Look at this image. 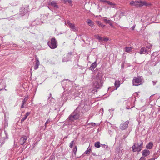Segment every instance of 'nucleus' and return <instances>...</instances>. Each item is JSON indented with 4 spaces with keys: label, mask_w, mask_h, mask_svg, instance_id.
<instances>
[{
    "label": "nucleus",
    "mask_w": 160,
    "mask_h": 160,
    "mask_svg": "<svg viewBox=\"0 0 160 160\" xmlns=\"http://www.w3.org/2000/svg\"><path fill=\"white\" fill-rule=\"evenodd\" d=\"M91 151V149L88 148L84 153L87 155H89Z\"/></svg>",
    "instance_id": "6ab92c4d"
},
{
    "label": "nucleus",
    "mask_w": 160,
    "mask_h": 160,
    "mask_svg": "<svg viewBox=\"0 0 160 160\" xmlns=\"http://www.w3.org/2000/svg\"><path fill=\"white\" fill-rule=\"evenodd\" d=\"M48 45L52 49H55L57 47V42L54 38H52L51 41L48 42Z\"/></svg>",
    "instance_id": "423d86ee"
},
{
    "label": "nucleus",
    "mask_w": 160,
    "mask_h": 160,
    "mask_svg": "<svg viewBox=\"0 0 160 160\" xmlns=\"http://www.w3.org/2000/svg\"><path fill=\"white\" fill-rule=\"evenodd\" d=\"M143 142L140 141L139 143H135L132 146V151L133 152H139L142 149Z\"/></svg>",
    "instance_id": "f03ea898"
},
{
    "label": "nucleus",
    "mask_w": 160,
    "mask_h": 160,
    "mask_svg": "<svg viewBox=\"0 0 160 160\" xmlns=\"http://www.w3.org/2000/svg\"><path fill=\"white\" fill-rule=\"evenodd\" d=\"M128 123L129 121H128L122 122L120 124V129L122 130H125L128 128Z\"/></svg>",
    "instance_id": "1a4fd4ad"
},
{
    "label": "nucleus",
    "mask_w": 160,
    "mask_h": 160,
    "mask_svg": "<svg viewBox=\"0 0 160 160\" xmlns=\"http://www.w3.org/2000/svg\"><path fill=\"white\" fill-rule=\"evenodd\" d=\"M152 82L153 83V84L154 85H155L156 84V82L154 81H152Z\"/></svg>",
    "instance_id": "a19ab883"
},
{
    "label": "nucleus",
    "mask_w": 160,
    "mask_h": 160,
    "mask_svg": "<svg viewBox=\"0 0 160 160\" xmlns=\"http://www.w3.org/2000/svg\"><path fill=\"white\" fill-rule=\"evenodd\" d=\"M132 50V48L131 47H126L124 48V51L125 52H130Z\"/></svg>",
    "instance_id": "ddd939ff"
},
{
    "label": "nucleus",
    "mask_w": 160,
    "mask_h": 160,
    "mask_svg": "<svg viewBox=\"0 0 160 160\" xmlns=\"http://www.w3.org/2000/svg\"><path fill=\"white\" fill-rule=\"evenodd\" d=\"M77 150V146H75V148H74L73 149V152L75 154L76 153V152Z\"/></svg>",
    "instance_id": "393cba45"
},
{
    "label": "nucleus",
    "mask_w": 160,
    "mask_h": 160,
    "mask_svg": "<svg viewBox=\"0 0 160 160\" xmlns=\"http://www.w3.org/2000/svg\"><path fill=\"white\" fill-rule=\"evenodd\" d=\"M152 45L149 44L146 46V47H142L140 49L139 53L141 54H148L151 52V49L152 48Z\"/></svg>",
    "instance_id": "20e7f679"
},
{
    "label": "nucleus",
    "mask_w": 160,
    "mask_h": 160,
    "mask_svg": "<svg viewBox=\"0 0 160 160\" xmlns=\"http://www.w3.org/2000/svg\"><path fill=\"white\" fill-rule=\"evenodd\" d=\"M95 38H96V39H98L100 37V36H99L98 35H95Z\"/></svg>",
    "instance_id": "72a5a7b5"
},
{
    "label": "nucleus",
    "mask_w": 160,
    "mask_h": 160,
    "mask_svg": "<svg viewBox=\"0 0 160 160\" xmlns=\"http://www.w3.org/2000/svg\"><path fill=\"white\" fill-rule=\"evenodd\" d=\"M75 142L74 140H73L69 144V147L70 148H72L73 144H75Z\"/></svg>",
    "instance_id": "5701e85b"
},
{
    "label": "nucleus",
    "mask_w": 160,
    "mask_h": 160,
    "mask_svg": "<svg viewBox=\"0 0 160 160\" xmlns=\"http://www.w3.org/2000/svg\"><path fill=\"white\" fill-rule=\"evenodd\" d=\"M88 124L89 125L91 124L92 126H95V124L93 122L89 123Z\"/></svg>",
    "instance_id": "c9c22d12"
},
{
    "label": "nucleus",
    "mask_w": 160,
    "mask_h": 160,
    "mask_svg": "<svg viewBox=\"0 0 160 160\" xmlns=\"http://www.w3.org/2000/svg\"><path fill=\"white\" fill-rule=\"evenodd\" d=\"M28 97H26L24 99L23 101L22 102V103H23V104H25L26 103L27 100H28Z\"/></svg>",
    "instance_id": "b1692460"
},
{
    "label": "nucleus",
    "mask_w": 160,
    "mask_h": 160,
    "mask_svg": "<svg viewBox=\"0 0 160 160\" xmlns=\"http://www.w3.org/2000/svg\"><path fill=\"white\" fill-rule=\"evenodd\" d=\"M50 122V120L49 119H48V120L45 123V128H46L47 126V125Z\"/></svg>",
    "instance_id": "bb28decb"
},
{
    "label": "nucleus",
    "mask_w": 160,
    "mask_h": 160,
    "mask_svg": "<svg viewBox=\"0 0 160 160\" xmlns=\"http://www.w3.org/2000/svg\"><path fill=\"white\" fill-rule=\"evenodd\" d=\"M67 26L69 27L73 31L76 32L78 31L77 28L75 26V24L73 23H71L70 21H68L67 22Z\"/></svg>",
    "instance_id": "6e6552de"
},
{
    "label": "nucleus",
    "mask_w": 160,
    "mask_h": 160,
    "mask_svg": "<svg viewBox=\"0 0 160 160\" xmlns=\"http://www.w3.org/2000/svg\"><path fill=\"white\" fill-rule=\"evenodd\" d=\"M102 147H103V148H105L106 149H108V146L106 145H105V144L102 145Z\"/></svg>",
    "instance_id": "7c9ffc66"
},
{
    "label": "nucleus",
    "mask_w": 160,
    "mask_h": 160,
    "mask_svg": "<svg viewBox=\"0 0 160 160\" xmlns=\"http://www.w3.org/2000/svg\"><path fill=\"white\" fill-rule=\"evenodd\" d=\"M153 144L151 142H149L148 144L146 146V148L147 149H151L152 148Z\"/></svg>",
    "instance_id": "f3484780"
},
{
    "label": "nucleus",
    "mask_w": 160,
    "mask_h": 160,
    "mask_svg": "<svg viewBox=\"0 0 160 160\" xmlns=\"http://www.w3.org/2000/svg\"><path fill=\"white\" fill-rule=\"evenodd\" d=\"M145 158L143 157H142L139 160H145Z\"/></svg>",
    "instance_id": "f704fd0d"
},
{
    "label": "nucleus",
    "mask_w": 160,
    "mask_h": 160,
    "mask_svg": "<svg viewBox=\"0 0 160 160\" xmlns=\"http://www.w3.org/2000/svg\"><path fill=\"white\" fill-rule=\"evenodd\" d=\"M24 104H23V103H22V105L21 106V108H24Z\"/></svg>",
    "instance_id": "79ce46f5"
},
{
    "label": "nucleus",
    "mask_w": 160,
    "mask_h": 160,
    "mask_svg": "<svg viewBox=\"0 0 160 160\" xmlns=\"http://www.w3.org/2000/svg\"><path fill=\"white\" fill-rule=\"evenodd\" d=\"M48 4L49 6L53 7L54 9H57L58 8V5L57 4L56 2L55 1L48 2Z\"/></svg>",
    "instance_id": "9d476101"
},
{
    "label": "nucleus",
    "mask_w": 160,
    "mask_h": 160,
    "mask_svg": "<svg viewBox=\"0 0 160 160\" xmlns=\"http://www.w3.org/2000/svg\"><path fill=\"white\" fill-rule=\"evenodd\" d=\"M109 40L108 38H104L103 39V41L105 42L108 41Z\"/></svg>",
    "instance_id": "473e14b6"
},
{
    "label": "nucleus",
    "mask_w": 160,
    "mask_h": 160,
    "mask_svg": "<svg viewBox=\"0 0 160 160\" xmlns=\"http://www.w3.org/2000/svg\"><path fill=\"white\" fill-rule=\"evenodd\" d=\"M95 147L97 148H99L100 147V143L99 142H97L95 143Z\"/></svg>",
    "instance_id": "412c9836"
},
{
    "label": "nucleus",
    "mask_w": 160,
    "mask_h": 160,
    "mask_svg": "<svg viewBox=\"0 0 160 160\" xmlns=\"http://www.w3.org/2000/svg\"><path fill=\"white\" fill-rule=\"evenodd\" d=\"M149 160H155V159L154 158H152L149 159Z\"/></svg>",
    "instance_id": "37998d69"
},
{
    "label": "nucleus",
    "mask_w": 160,
    "mask_h": 160,
    "mask_svg": "<svg viewBox=\"0 0 160 160\" xmlns=\"http://www.w3.org/2000/svg\"><path fill=\"white\" fill-rule=\"evenodd\" d=\"M80 117V113L76 109L71 113L66 119V122H74V120L78 119Z\"/></svg>",
    "instance_id": "f257e3e1"
},
{
    "label": "nucleus",
    "mask_w": 160,
    "mask_h": 160,
    "mask_svg": "<svg viewBox=\"0 0 160 160\" xmlns=\"http://www.w3.org/2000/svg\"><path fill=\"white\" fill-rule=\"evenodd\" d=\"M96 62H95L91 64L90 67V69L91 70H93L96 67Z\"/></svg>",
    "instance_id": "4468645a"
},
{
    "label": "nucleus",
    "mask_w": 160,
    "mask_h": 160,
    "mask_svg": "<svg viewBox=\"0 0 160 160\" xmlns=\"http://www.w3.org/2000/svg\"><path fill=\"white\" fill-rule=\"evenodd\" d=\"M136 25H134L132 28V30H134V28H135Z\"/></svg>",
    "instance_id": "ea45409f"
},
{
    "label": "nucleus",
    "mask_w": 160,
    "mask_h": 160,
    "mask_svg": "<svg viewBox=\"0 0 160 160\" xmlns=\"http://www.w3.org/2000/svg\"><path fill=\"white\" fill-rule=\"evenodd\" d=\"M142 80L143 78L141 77H134L132 81L133 85L138 86L141 84Z\"/></svg>",
    "instance_id": "39448f33"
},
{
    "label": "nucleus",
    "mask_w": 160,
    "mask_h": 160,
    "mask_svg": "<svg viewBox=\"0 0 160 160\" xmlns=\"http://www.w3.org/2000/svg\"><path fill=\"white\" fill-rule=\"evenodd\" d=\"M27 137L26 136H23L20 139L19 142L20 144L23 145L26 142Z\"/></svg>",
    "instance_id": "9b49d317"
},
{
    "label": "nucleus",
    "mask_w": 160,
    "mask_h": 160,
    "mask_svg": "<svg viewBox=\"0 0 160 160\" xmlns=\"http://www.w3.org/2000/svg\"><path fill=\"white\" fill-rule=\"evenodd\" d=\"M68 61V59H65L64 58L63 59L62 61L63 62H67Z\"/></svg>",
    "instance_id": "4c0bfd02"
},
{
    "label": "nucleus",
    "mask_w": 160,
    "mask_h": 160,
    "mask_svg": "<svg viewBox=\"0 0 160 160\" xmlns=\"http://www.w3.org/2000/svg\"><path fill=\"white\" fill-rule=\"evenodd\" d=\"M87 22L89 26L91 27H92L93 26V22L91 20L89 19L88 20H87Z\"/></svg>",
    "instance_id": "aec40b11"
},
{
    "label": "nucleus",
    "mask_w": 160,
    "mask_h": 160,
    "mask_svg": "<svg viewBox=\"0 0 160 160\" xmlns=\"http://www.w3.org/2000/svg\"><path fill=\"white\" fill-rule=\"evenodd\" d=\"M103 20L107 23L109 24L110 26H112V24L111 22V20H110L107 19V18H104Z\"/></svg>",
    "instance_id": "2eb2a0df"
},
{
    "label": "nucleus",
    "mask_w": 160,
    "mask_h": 160,
    "mask_svg": "<svg viewBox=\"0 0 160 160\" xmlns=\"http://www.w3.org/2000/svg\"><path fill=\"white\" fill-rule=\"evenodd\" d=\"M27 118L26 117H24L21 120V122L22 123L23 122L24 120Z\"/></svg>",
    "instance_id": "c85d7f7f"
},
{
    "label": "nucleus",
    "mask_w": 160,
    "mask_h": 160,
    "mask_svg": "<svg viewBox=\"0 0 160 160\" xmlns=\"http://www.w3.org/2000/svg\"><path fill=\"white\" fill-rule=\"evenodd\" d=\"M107 3L109 5H115V4H114V3H113L112 2H109V1H108L107 2Z\"/></svg>",
    "instance_id": "cd10ccee"
},
{
    "label": "nucleus",
    "mask_w": 160,
    "mask_h": 160,
    "mask_svg": "<svg viewBox=\"0 0 160 160\" xmlns=\"http://www.w3.org/2000/svg\"><path fill=\"white\" fill-rule=\"evenodd\" d=\"M63 2L66 3H69L71 4V5L72 6V1L71 0H63Z\"/></svg>",
    "instance_id": "4be33fe9"
},
{
    "label": "nucleus",
    "mask_w": 160,
    "mask_h": 160,
    "mask_svg": "<svg viewBox=\"0 0 160 160\" xmlns=\"http://www.w3.org/2000/svg\"><path fill=\"white\" fill-rule=\"evenodd\" d=\"M99 41L100 42H102L103 41V38H102L100 37L98 39Z\"/></svg>",
    "instance_id": "c756f323"
},
{
    "label": "nucleus",
    "mask_w": 160,
    "mask_h": 160,
    "mask_svg": "<svg viewBox=\"0 0 160 160\" xmlns=\"http://www.w3.org/2000/svg\"><path fill=\"white\" fill-rule=\"evenodd\" d=\"M40 63L38 59L36 60V64L34 66V68L35 70L37 69L38 68V66L39 65Z\"/></svg>",
    "instance_id": "a211bd4d"
},
{
    "label": "nucleus",
    "mask_w": 160,
    "mask_h": 160,
    "mask_svg": "<svg viewBox=\"0 0 160 160\" xmlns=\"http://www.w3.org/2000/svg\"><path fill=\"white\" fill-rule=\"evenodd\" d=\"M114 85L116 87V90L120 85V83L119 81L118 80H116L114 83Z\"/></svg>",
    "instance_id": "dca6fc26"
},
{
    "label": "nucleus",
    "mask_w": 160,
    "mask_h": 160,
    "mask_svg": "<svg viewBox=\"0 0 160 160\" xmlns=\"http://www.w3.org/2000/svg\"><path fill=\"white\" fill-rule=\"evenodd\" d=\"M98 23L99 26H100L102 28H104L105 26V25L102 24L100 22L98 21Z\"/></svg>",
    "instance_id": "a878e982"
},
{
    "label": "nucleus",
    "mask_w": 160,
    "mask_h": 160,
    "mask_svg": "<svg viewBox=\"0 0 160 160\" xmlns=\"http://www.w3.org/2000/svg\"><path fill=\"white\" fill-rule=\"evenodd\" d=\"M102 85V82L101 79H99L94 84V86L97 89L100 88Z\"/></svg>",
    "instance_id": "0eeeda50"
},
{
    "label": "nucleus",
    "mask_w": 160,
    "mask_h": 160,
    "mask_svg": "<svg viewBox=\"0 0 160 160\" xmlns=\"http://www.w3.org/2000/svg\"><path fill=\"white\" fill-rule=\"evenodd\" d=\"M30 113L29 112H28L26 113L25 115V117H26L27 118L28 116L30 114Z\"/></svg>",
    "instance_id": "2f4dec72"
},
{
    "label": "nucleus",
    "mask_w": 160,
    "mask_h": 160,
    "mask_svg": "<svg viewBox=\"0 0 160 160\" xmlns=\"http://www.w3.org/2000/svg\"><path fill=\"white\" fill-rule=\"evenodd\" d=\"M150 154V151L149 150L145 149L142 151V155L144 156H147Z\"/></svg>",
    "instance_id": "f8f14e48"
},
{
    "label": "nucleus",
    "mask_w": 160,
    "mask_h": 160,
    "mask_svg": "<svg viewBox=\"0 0 160 160\" xmlns=\"http://www.w3.org/2000/svg\"><path fill=\"white\" fill-rule=\"evenodd\" d=\"M130 4L131 6H135L137 7H141L143 6H147L148 5L146 2L141 1H132L130 2Z\"/></svg>",
    "instance_id": "7ed1b4c3"
},
{
    "label": "nucleus",
    "mask_w": 160,
    "mask_h": 160,
    "mask_svg": "<svg viewBox=\"0 0 160 160\" xmlns=\"http://www.w3.org/2000/svg\"><path fill=\"white\" fill-rule=\"evenodd\" d=\"M100 2H107H107L108 1H107L106 0H100Z\"/></svg>",
    "instance_id": "e433bc0d"
},
{
    "label": "nucleus",
    "mask_w": 160,
    "mask_h": 160,
    "mask_svg": "<svg viewBox=\"0 0 160 160\" xmlns=\"http://www.w3.org/2000/svg\"><path fill=\"white\" fill-rule=\"evenodd\" d=\"M72 54V52H69L68 53V55L69 56H71Z\"/></svg>",
    "instance_id": "58836bf2"
}]
</instances>
